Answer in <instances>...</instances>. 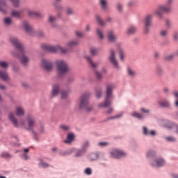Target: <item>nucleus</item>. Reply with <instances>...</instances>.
Here are the masks:
<instances>
[{"mask_svg":"<svg viewBox=\"0 0 178 178\" xmlns=\"http://www.w3.org/2000/svg\"><path fill=\"white\" fill-rule=\"evenodd\" d=\"M74 140V134H68L67 140H64V143H65V144H70V143H72Z\"/></svg>","mask_w":178,"mask_h":178,"instance_id":"393cba45","label":"nucleus"},{"mask_svg":"<svg viewBox=\"0 0 178 178\" xmlns=\"http://www.w3.org/2000/svg\"><path fill=\"white\" fill-rule=\"evenodd\" d=\"M41 65L45 72H52V69H54V64L47 59L42 60Z\"/></svg>","mask_w":178,"mask_h":178,"instance_id":"9b49d317","label":"nucleus"},{"mask_svg":"<svg viewBox=\"0 0 178 178\" xmlns=\"http://www.w3.org/2000/svg\"><path fill=\"white\" fill-rule=\"evenodd\" d=\"M60 129L64 130V131H67L70 130V127H69V126H67V125H61Z\"/></svg>","mask_w":178,"mask_h":178,"instance_id":"864d4df0","label":"nucleus"},{"mask_svg":"<svg viewBox=\"0 0 178 178\" xmlns=\"http://www.w3.org/2000/svg\"><path fill=\"white\" fill-rule=\"evenodd\" d=\"M96 32H97V34L98 37L99 38V39L104 40V32L102 31V30H101L99 29H97Z\"/></svg>","mask_w":178,"mask_h":178,"instance_id":"473e14b6","label":"nucleus"},{"mask_svg":"<svg viewBox=\"0 0 178 178\" xmlns=\"http://www.w3.org/2000/svg\"><path fill=\"white\" fill-rule=\"evenodd\" d=\"M60 92V88H59V85L54 84L52 86V91H51V98L57 97V95Z\"/></svg>","mask_w":178,"mask_h":178,"instance_id":"f8f14e48","label":"nucleus"},{"mask_svg":"<svg viewBox=\"0 0 178 178\" xmlns=\"http://www.w3.org/2000/svg\"><path fill=\"white\" fill-rule=\"evenodd\" d=\"M26 13H28L29 16L31 17H41V14L37 11H33L31 10H26Z\"/></svg>","mask_w":178,"mask_h":178,"instance_id":"aec40b11","label":"nucleus"},{"mask_svg":"<svg viewBox=\"0 0 178 178\" xmlns=\"http://www.w3.org/2000/svg\"><path fill=\"white\" fill-rule=\"evenodd\" d=\"M10 2L14 8H19L20 6V0H10Z\"/></svg>","mask_w":178,"mask_h":178,"instance_id":"7c9ffc66","label":"nucleus"},{"mask_svg":"<svg viewBox=\"0 0 178 178\" xmlns=\"http://www.w3.org/2000/svg\"><path fill=\"white\" fill-rule=\"evenodd\" d=\"M160 35L161 37H166L168 35V31L166 30H162L160 31Z\"/></svg>","mask_w":178,"mask_h":178,"instance_id":"3c124183","label":"nucleus"},{"mask_svg":"<svg viewBox=\"0 0 178 178\" xmlns=\"http://www.w3.org/2000/svg\"><path fill=\"white\" fill-rule=\"evenodd\" d=\"M85 173H86V175H91V173H92V171L91 170V168H86L85 170Z\"/></svg>","mask_w":178,"mask_h":178,"instance_id":"bf43d9fd","label":"nucleus"},{"mask_svg":"<svg viewBox=\"0 0 178 178\" xmlns=\"http://www.w3.org/2000/svg\"><path fill=\"white\" fill-rule=\"evenodd\" d=\"M113 88V84L107 85L105 100L103 103L99 104V108H108V106H111V105H112V100L111 99L113 98V95L112 94Z\"/></svg>","mask_w":178,"mask_h":178,"instance_id":"f03ea898","label":"nucleus"},{"mask_svg":"<svg viewBox=\"0 0 178 178\" xmlns=\"http://www.w3.org/2000/svg\"><path fill=\"white\" fill-rule=\"evenodd\" d=\"M143 133L145 136H155V131H148L147 127H143Z\"/></svg>","mask_w":178,"mask_h":178,"instance_id":"cd10ccee","label":"nucleus"},{"mask_svg":"<svg viewBox=\"0 0 178 178\" xmlns=\"http://www.w3.org/2000/svg\"><path fill=\"white\" fill-rule=\"evenodd\" d=\"M95 73L97 79H102V74L99 72L95 71Z\"/></svg>","mask_w":178,"mask_h":178,"instance_id":"13d9d810","label":"nucleus"},{"mask_svg":"<svg viewBox=\"0 0 178 178\" xmlns=\"http://www.w3.org/2000/svg\"><path fill=\"white\" fill-rule=\"evenodd\" d=\"M75 34L76 35V37H78L79 38H81V37H84V33L81 32V31H76Z\"/></svg>","mask_w":178,"mask_h":178,"instance_id":"49530a36","label":"nucleus"},{"mask_svg":"<svg viewBox=\"0 0 178 178\" xmlns=\"http://www.w3.org/2000/svg\"><path fill=\"white\" fill-rule=\"evenodd\" d=\"M66 13L67 15H72V13H73V10H72L70 8H67L66 9Z\"/></svg>","mask_w":178,"mask_h":178,"instance_id":"052dcab7","label":"nucleus"},{"mask_svg":"<svg viewBox=\"0 0 178 178\" xmlns=\"http://www.w3.org/2000/svg\"><path fill=\"white\" fill-rule=\"evenodd\" d=\"M10 42L17 49L19 54H16L13 53V56L16 58H19L21 63L24 65V66H27L29 63L30 62V58L26 56V52L24 51V47H23V44L19 41V39L16 37L10 38Z\"/></svg>","mask_w":178,"mask_h":178,"instance_id":"f257e3e1","label":"nucleus"},{"mask_svg":"<svg viewBox=\"0 0 178 178\" xmlns=\"http://www.w3.org/2000/svg\"><path fill=\"white\" fill-rule=\"evenodd\" d=\"M4 24H6L7 26H9L12 24V18L10 17H6L4 19Z\"/></svg>","mask_w":178,"mask_h":178,"instance_id":"37998d69","label":"nucleus"},{"mask_svg":"<svg viewBox=\"0 0 178 178\" xmlns=\"http://www.w3.org/2000/svg\"><path fill=\"white\" fill-rule=\"evenodd\" d=\"M0 12L6 13V2L4 0H0Z\"/></svg>","mask_w":178,"mask_h":178,"instance_id":"4be33fe9","label":"nucleus"},{"mask_svg":"<svg viewBox=\"0 0 178 178\" xmlns=\"http://www.w3.org/2000/svg\"><path fill=\"white\" fill-rule=\"evenodd\" d=\"M23 27L28 34H31V33H33V26H31L29 22H24L23 24Z\"/></svg>","mask_w":178,"mask_h":178,"instance_id":"dca6fc26","label":"nucleus"},{"mask_svg":"<svg viewBox=\"0 0 178 178\" xmlns=\"http://www.w3.org/2000/svg\"><path fill=\"white\" fill-rule=\"evenodd\" d=\"M156 166H163L165 165V160L163 159H157L155 161Z\"/></svg>","mask_w":178,"mask_h":178,"instance_id":"c756f323","label":"nucleus"},{"mask_svg":"<svg viewBox=\"0 0 178 178\" xmlns=\"http://www.w3.org/2000/svg\"><path fill=\"white\" fill-rule=\"evenodd\" d=\"M156 73L158 76H161L163 73V70L161 67H157L156 69Z\"/></svg>","mask_w":178,"mask_h":178,"instance_id":"79ce46f5","label":"nucleus"},{"mask_svg":"<svg viewBox=\"0 0 178 178\" xmlns=\"http://www.w3.org/2000/svg\"><path fill=\"white\" fill-rule=\"evenodd\" d=\"M154 14H147L145 16L143 19L144 23V31L146 34L149 33V27L152 26V20L154 19Z\"/></svg>","mask_w":178,"mask_h":178,"instance_id":"0eeeda50","label":"nucleus"},{"mask_svg":"<svg viewBox=\"0 0 178 178\" xmlns=\"http://www.w3.org/2000/svg\"><path fill=\"white\" fill-rule=\"evenodd\" d=\"M99 5L102 10H106L108 9V0H99Z\"/></svg>","mask_w":178,"mask_h":178,"instance_id":"f3484780","label":"nucleus"},{"mask_svg":"<svg viewBox=\"0 0 178 178\" xmlns=\"http://www.w3.org/2000/svg\"><path fill=\"white\" fill-rule=\"evenodd\" d=\"M86 59L92 69H97L98 67V63H94L90 56H87Z\"/></svg>","mask_w":178,"mask_h":178,"instance_id":"5701e85b","label":"nucleus"},{"mask_svg":"<svg viewBox=\"0 0 178 178\" xmlns=\"http://www.w3.org/2000/svg\"><path fill=\"white\" fill-rule=\"evenodd\" d=\"M141 112H143V113H149V110L145 109L144 108H140Z\"/></svg>","mask_w":178,"mask_h":178,"instance_id":"e2e57ef3","label":"nucleus"},{"mask_svg":"<svg viewBox=\"0 0 178 178\" xmlns=\"http://www.w3.org/2000/svg\"><path fill=\"white\" fill-rule=\"evenodd\" d=\"M1 158H5L6 159H9L12 158V155L9 154L8 152H3L1 154Z\"/></svg>","mask_w":178,"mask_h":178,"instance_id":"4c0bfd02","label":"nucleus"},{"mask_svg":"<svg viewBox=\"0 0 178 178\" xmlns=\"http://www.w3.org/2000/svg\"><path fill=\"white\" fill-rule=\"evenodd\" d=\"M167 127L168 129H173L178 134V126L177 125H176L173 123H170L168 125H167Z\"/></svg>","mask_w":178,"mask_h":178,"instance_id":"72a5a7b5","label":"nucleus"},{"mask_svg":"<svg viewBox=\"0 0 178 178\" xmlns=\"http://www.w3.org/2000/svg\"><path fill=\"white\" fill-rule=\"evenodd\" d=\"M95 95L97 98H101L102 95V90L101 89H97L95 90Z\"/></svg>","mask_w":178,"mask_h":178,"instance_id":"c03bdc74","label":"nucleus"},{"mask_svg":"<svg viewBox=\"0 0 178 178\" xmlns=\"http://www.w3.org/2000/svg\"><path fill=\"white\" fill-rule=\"evenodd\" d=\"M88 147H90V143L88 141H86L83 144L82 149H86V151H87V148H88Z\"/></svg>","mask_w":178,"mask_h":178,"instance_id":"de8ad7c7","label":"nucleus"},{"mask_svg":"<svg viewBox=\"0 0 178 178\" xmlns=\"http://www.w3.org/2000/svg\"><path fill=\"white\" fill-rule=\"evenodd\" d=\"M132 116H134V118H138V119H141V118H143L141 116V114H140L138 113H136V112L132 113Z\"/></svg>","mask_w":178,"mask_h":178,"instance_id":"603ef678","label":"nucleus"},{"mask_svg":"<svg viewBox=\"0 0 178 178\" xmlns=\"http://www.w3.org/2000/svg\"><path fill=\"white\" fill-rule=\"evenodd\" d=\"M122 116H123V114H118L117 115H114L113 117H111V118H109L110 120H113L115 119H119V118H122Z\"/></svg>","mask_w":178,"mask_h":178,"instance_id":"8fccbe9b","label":"nucleus"},{"mask_svg":"<svg viewBox=\"0 0 178 178\" xmlns=\"http://www.w3.org/2000/svg\"><path fill=\"white\" fill-rule=\"evenodd\" d=\"M39 166L40 168H48V166H49V165L47 164V163L40 162L39 164Z\"/></svg>","mask_w":178,"mask_h":178,"instance_id":"5fc2aeb1","label":"nucleus"},{"mask_svg":"<svg viewBox=\"0 0 178 178\" xmlns=\"http://www.w3.org/2000/svg\"><path fill=\"white\" fill-rule=\"evenodd\" d=\"M112 112H113V108H110L107 111H106V113L111 114Z\"/></svg>","mask_w":178,"mask_h":178,"instance_id":"69168bd1","label":"nucleus"},{"mask_svg":"<svg viewBox=\"0 0 178 178\" xmlns=\"http://www.w3.org/2000/svg\"><path fill=\"white\" fill-rule=\"evenodd\" d=\"M10 15L13 17H15L16 19H22V17H23V11L13 10Z\"/></svg>","mask_w":178,"mask_h":178,"instance_id":"4468645a","label":"nucleus"},{"mask_svg":"<svg viewBox=\"0 0 178 178\" xmlns=\"http://www.w3.org/2000/svg\"><path fill=\"white\" fill-rule=\"evenodd\" d=\"M99 155L97 153H92L89 156L90 161H97Z\"/></svg>","mask_w":178,"mask_h":178,"instance_id":"f704fd0d","label":"nucleus"},{"mask_svg":"<svg viewBox=\"0 0 178 178\" xmlns=\"http://www.w3.org/2000/svg\"><path fill=\"white\" fill-rule=\"evenodd\" d=\"M172 10V6L166 4L165 6H159L157 9L154 10V15H156L160 19H162V12L165 13H169Z\"/></svg>","mask_w":178,"mask_h":178,"instance_id":"423d86ee","label":"nucleus"},{"mask_svg":"<svg viewBox=\"0 0 178 178\" xmlns=\"http://www.w3.org/2000/svg\"><path fill=\"white\" fill-rule=\"evenodd\" d=\"M26 120L27 123V129L33 131L34 127L37 126V124L35 123V118L31 115H28Z\"/></svg>","mask_w":178,"mask_h":178,"instance_id":"1a4fd4ad","label":"nucleus"},{"mask_svg":"<svg viewBox=\"0 0 178 178\" xmlns=\"http://www.w3.org/2000/svg\"><path fill=\"white\" fill-rule=\"evenodd\" d=\"M158 104L161 106V108H170V102L168 100L159 101Z\"/></svg>","mask_w":178,"mask_h":178,"instance_id":"6ab92c4d","label":"nucleus"},{"mask_svg":"<svg viewBox=\"0 0 178 178\" xmlns=\"http://www.w3.org/2000/svg\"><path fill=\"white\" fill-rule=\"evenodd\" d=\"M173 37H174V40H175V41L178 40V33H174Z\"/></svg>","mask_w":178,"mask_h":178,"instance_id":"338daca9","label":"nucleus"},{"mask_svg":"<svg viewBox=\"0 0 178 178\" xmlns=\"http://www.w3.org/2000/svg\"><path fill=\"white\" fill-rule=\"evenodd\" d=\"M116 8L118 12H123V4H122L121 3H118L116 4Z\"/></svg>","mask_w":178,"mask_h":178,"instance_id":"a19ab883","label":"nucleus"},{"mask_svg":"<svg viewBox=\"0 0 178 178\" xmlns=\"http://www.w3.org/2000/svg\"><path fill=\"white\" fill-rule=\"evenodd\" d=\"M0 79L3 81H9V75L6 71L0 70Z\"/></svg>","mask_w":178,"mask_h":178,"instance_id":"a211bd4d","label":"nucleus"},{"mask_svg":"<svg viewBox=\"0 0 178 178\" xmlns=\"http://www.w3.org/2000/svg\"><path fill=\"white\" fill-rule=\"evenodd\" d=\"M38 37H40V38H42V37L44 36V32H42V31H39V32L38 33Z\"/></svg>","mask_w":178,"mask_h":178,"instance_id":"0e129e2a","label":"nucleus"},{"mask_svg":"<svg viewBox=\"0 0 178 178\" xmlns=\"http://www.w3.org/2000/svg\"><path fill=\"white\" fill-rule=\"evenodd\" d=\"M107 40L109 42H116L117 38L113 31H108L107 32Z\"/></svg>","mask_w":178,"mask_h":178,"instance_id":"ddd939ff","label":"nucleus"},{"mask_svg":"<svg viewBox=\"0 0 178 178\" xmlns=\"http://www.w3.org/2000/svg\"><path fill=\"white\" fill-rule=\"evenodd\" d=\"M98 145H99V147H106V145H108V144L106 142H99Z\"/></svg>","mask_w":178,"mask_h":178,"instance_id":"6e6d98bb","label":"nucleus"},{"mask_svg":"<svg viewBox=\"0 0 178 178\" xmlns=\"http://www.w3.org/2000/svg\"><path fill=\"white\" fill-rule=\"evenodd\" d=\"M77 45H79V40H72L67 44V48L70 49V48H73V47H76Z\"/></svg>","mask_w":178,"mask_h":178,"instance_id":"b1692460","label":"nucleus"},{"mask_svg":"<svg viewBox=\"0 0 178 178\" xmlns=\"http://www.w3.org/2000/svg\"><path fill=\"white\" fill-rule=\"evenodd\" d=\"M127 74L129 77H136V71L133 70L131 67L127 68Z\"/></svg>","mask_w":178,"mask_h":178,"instance_id":"c85d7f7f","label":"nucleus"},{"mask_svg":"<svg viewBox=\"0 0 178 178\" xmlns=\"http://www.w3.org/2000/svg\"><path fill=\"white\" fill-rule=\"evenodd\" d=\"M173 95L175 98H178V92L177 91L174 92Z\"/></svg>","mask_w":178,"mask_h":178,"instance_id":"774afa93","label":"nucleus"},{"mask_svg":"<svg viewBox=\"0 0 178 178\" xmlns=\"http://www.w3.org/2000/svg\"><path fill=\"white\" fill-rule=\"evenodd\" d=\"M165 140H167V141H170L171 143H175V141H176V138L173 136L166 137Z\"/></svg>","mask_w":178,"mask_h":178,"instance_id":"09e8293b","label":"nucleus"},{"mask_svg":"<svg viewBox=\"0 0 178 178\" xmlns=\"http://www.w3.org/2000/svg\"><path fill=\"white\" fill-rule=\"evenodd\" d=\"M9 64L6 61H0V67L2 69H8Z\"/></svg>","mask_w":178,"mask_h":178,"instance_id":"c9c22d12","label":"nucleus"},{"mask_svg":"<svg viewBox=\"0 0 178 178\" xmlns=\"http://www.w3.org/2000/svg\"><path fill=\"white\" fill-rule=\"evenodd\" d=\"M124 155H126V153L119 149H115L111 152V156L113 158H119V156H124Z\"/></svg>","mask_w":178,"mask_h":178,"instance_id":"2eb2a0df","label":"nucleus"},{"mask_svg":"<svg viewBox=\"0 0 178 178\" xmlns=\"http://www.w3.org/2000/svg\"><path fill=\"white\" fill-rule=\"evenodd\" d=\"M41 47L42 49H44V51H48L49 52H52L53 54H55L56 52H61V54H66L67 52V49L65 48H62L58 44L56 46H52L49 44H42Z\"/></svg>","mask_w":178,"mask_h":178,"instance_id":"39448f33","label":"nucleus"},{"mask_svg":"<svg viewBox=\"0 0 178 178\" xmlns=\"http://www.w3.org/2000/svg\"><path fill=\"white\" fill-rule=\"evenodd\" d=\"M136 31L137 29L135 26H130L127 30V34L131 35V34H134Z\"/></svg>","mask_w":178,"mask_h":178,"instance_id":"a878e982","label":"nucleus"},{"mask_svg":"<svg viewBox=\"0 0 178 178\" xmlns=\"http://www.w3.org/2000/svg\"><path fill=\"white\" fill-rule=\"evenodd\" d=\"M119 55H120V59L121 60H124V52L123 51V49H119Z\"/></svg>","mask_w":178,"mask_h":178,"instance_id":"58836bf2","label":"nucleus"},{"mask_svg":"<svg viewBox=\"0 0 178 178\" xmlns=\"http://www.w3.org/2000/svg\"><path fill=\"white\" fill-rule=\"evenodd\" d=\"M69 95V91H62L61 92V98L65 99V98H67Z\"/></svg>","mask_w":178,"mask_h":178,"instance_id":"a18cd8bd","label":"nucleus"},{"mask_svg":"<svg viewBox=\"0 0 178 178\" xmlns=\"http://www.w3.org/2000/svg\"><path fill=\"white\" fill-rule=\"evenodd\" d=\"M154 155H155V152H154V151H150V152H149L147 153V156L148 158H151V156H154Z\"/></svg>","mask_w":178,"mask_h":178,"instance_id":"4d7b16f0","label":"nucleus"},{"mask_svg":"<svg viewBox=\"0 0 178 178\" xmlns=\"http://www.w3.org/2000/svg\"><path fill=\"white\" fill-rule=\"evenodd\" d=\"M108 60L115 69H119V63L118 62V60L116 59V56L115 54V51L112 49L110 50V56H108Z\"/></svg>","mask_w":178,"mask_h":178,"instance_id":"9d476101","label":"nucleus"},{"mask_svg":"<svg viewBox=\"0 0 178 178\" xmlns=\"http://www.w3.org/2000/svg\"><path fill=\"white\" fill-rule=\"evenodd\" d=\"M86 150L83 149V148L81 149H79L77 151L76 154V156H81L83 155H84V154H86Z\"/></svg>","mask_w":178,"mask_h":178,"instance_id":"e433bc0d","label":"nucleus"},{"mask_svg":"<svg viewBox=\"0 0 178 178\" xmlns=\"http://www.w3.org/2000/svg\"><path fill=\"white\" fill-rule=\"evenodd\" d=\"M49 23H50L53 27H56V24H55L56 23V17L49 15Z\"/></svg>","mask_w":178,"mask_h":178,"instance_id":"bb28decb","label":"nucleus"},{"mask_svg":"<svg viewBox=\"0 0 178 178\" xmlns=\"http://www.w3.org/2000/svg\"><path fill=\"white\" fill-rule=\"evenodd\" d=\"M90 54L93 56H95V55H98V49L97 48H91L90 49Z\"/></svg>","mask_w":178,"mask_h":178,"instance_id":"ea45409f","label":"nucleus"},{"mask_svg":"<svg viewBox=\"0 0 178 178\" xmlns=\"http://www.w3.org/2000/svg\"><path fill=\"white\" fill-rule=\"evenodd\" d=\"M57 74L58 77H63L70 70V67L66 61L59 60L56 61Z\"/></svg>","mask_w":178,"mask_h":178,"instance_id":"7ed1b4c3","label":"nucleus"},{"mask_svg":"<svg viewBox=\"0 0 178 178\" xmlns=\"http://www.w3.org/2000/svg\"><path fill=\"white\" fill-rule=\"evenodd\" d=\"M89 98L90 95L88 94L83 95L80 97L79 105V109H84L86 112H91V111H92V106H90Z\"/></svg>","mask_w":178,"mask_h":178,"instance_id":"20e7f679","label":"nucleus"},{"mask_svg":"<svg viewBox=\"0 0 178 178\" xmlns=\"http://www.w3.org/2000/svg\"><path fill=\"white\" fill-rule=\"evenodd\" d=\"M15 114L17 116L24 115V108H23L22 106H17L15 108Z\"/></svg>","mask_w":178,"mask_h":178,"instance_id":"412c9836","label":"nucleus"},{"mask_svg":"<svg viewBox=\"0 0 178 178\" xmlns=\"http://www.w3.org/2000/svg\"><path fill=\"white\" fill-rule=\"evenodd\" d=\"M22 159H24V161H27L29 159V155H27V153H24L22 155Z\"/></svg>","mask_w":178,"mask_h":178,"instance_id":"680f3d73","label":"nucleus"},{"mask_svg":"<svg viewBox=\"0 0 178 178\" xmlns=\"http://www.w3.org/2000/svg\"><path fill=\"white\" fill-rule=\"evenodd\" d=\"M96 20L98 23V24H99V26H105V22H104V21L102 20V18H101V16L99 15H96Z\"/></svg>","mask_w":178,"mask_h":178,"instance_id":"2f4dec72","label":"nucleus"},{"mask_svg":"<svg viewBox=\"0 0 178 178\" xmlns=\"http://www.w3.org/2000/svg\"><path fill=\"white\" fill-rule=\"evenodd\" d=\"M8 119L13 123L15 127H22V126H26L24 121H19L15 116V113H10L8 115Z\"/></svg>","mask_w":178,"mask_h":178,"instance_id":"6e6552de","label":"nucleus"}]
</instances>
